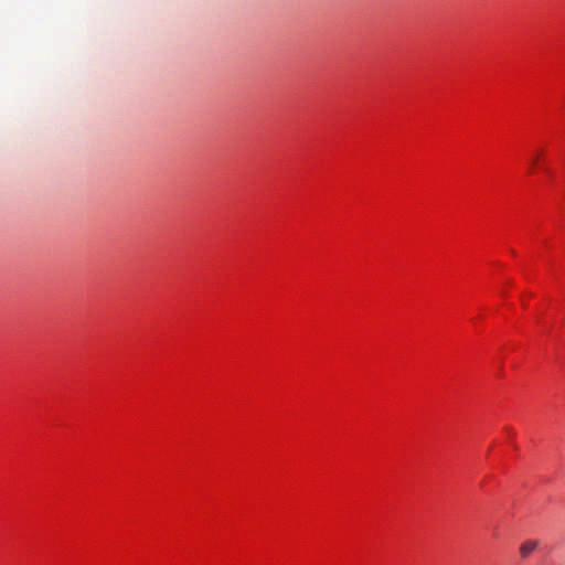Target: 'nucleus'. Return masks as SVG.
I'll return each instance as SVG.
<instances>
[{
  "instance_id": "2",
  "label": "nucleus",
  "mask_w": 565,
  "mask_h": 565,
  "mask_svg": "<svg viewBox=\"0 0 565 565\" xmlns=\"http://www.w3.org/2000/svg\"><path fill=\"white\" fill-rule=\"evenodd\" d=\"M541 153H542V151L532 158V160H531V167H532V168H534V167H536V166H537L539 160H540V154H541Z\"/></svg>"
},
{
  "instance_id": "1",
  "label": "nucleus",
  "mask_w": 565,
  "mask_h": 565,
  "mask_svg": "<svg viewBox=\"0 0 565 565\" xmlns=\"http://www.w3.org/2000/svg\"><path fill=\"white\" fill-rule=\"evenodd\" d=\"M539 541L527 540L520 545V555L522 558L529 557L539 546Z\"/></svg>"
}]
</instances>
